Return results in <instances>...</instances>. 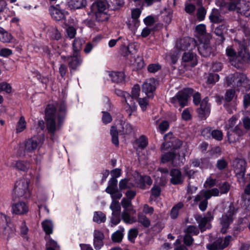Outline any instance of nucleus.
I'll use <instances>...</instances> for the list:
<instances>
[{
	"label": "nucleus",
	"instance_id": "45",
	"mask_svg": "<svg viewBox=\"0 0 250 250\" xmlns=\"http://www.w3.org/2000/svg\"><path fill=\"white\" fill-rule=\"evenodd\" d=\"M110 134L112 136V142L116 146L119 145L118 131L117 128L113 126L110 129Z\"/></svg>",
	"mask_w": 250,
	"mask_h": 250
},
{
	"label": "nucleus",
	"instance_id": "35",
	"mask_svg": "<svg viewBox=\"0 0 250 250\" xmlns=\"http://www.w3.org/2000/svg\"><path fill=\"white\" fill-rule=\"evenodd\" d=\"M121 205L123 208H125L124 211H129L130 213L132 215L135 214L136 210L132 207L130 199L123 198L121 201Z\"/></svg>",
	"mask_w": 250,
	"mask_h": 250
},
{
	"label": "nucleus",
	"instance_id": "11",
	"mask_svg": "<svg viewBox=\"0 0 250 250\" xmlns=\"http://www.w3.org/2000/svg\"><path fill=\"white\" fill-rule=\"evenodd\" d=\"M8 222L7 216L0 212V235L6 239H8L13 234L12 229L8 226Z\"/></svg>",
	"mask_w": 250,
	"mask_h": 250
},
{
	"label": "nucleus",
	"instance_id": "21",
	"mask_svg": "<svg viewBox=\"0 0 250 250\" xmlns=\"http://www.w3.org/2000/svg\"><path fill=\"white\" fill-rule=\"evenodd\" d=\"M169 175L171 177L170 183L173 185H181L184 182L182 172L177 168H172L169 172Z\"/></svg>",
	"mask_w": 250,
	"mask_h": 250
},
{
	"label": "nucleus",
	"instance_id": "2",
	"mask_svg": "<svg viewBox=\"0 0 250 250\" xmlns=\"http://www.w3.org/2000/svg\"><path fill=\"white\" fill-rule=\"evenodd\" d=\"M44 137L42 134L40 136L33 137L25 140L21 145L19 150L20 156H24L28 153L34 152L42 144Z\"/></svg>",
	"mask_w": 250,
	"mask_h": 250
},
{
	"label": "nucleus",
	"instance_id": "55",
	"mask_svg": "<svg viewBox=\"0 0 250 250\" xmlns=\"http://www.w3.org/2000/svg\"><path fill=\"white\" fill-rule=\"evenodd\" d=\"M185 232L187 234L197 235L199 233V230L196 226L194 225H189L185 230Z\"/></svg>",
	"mask_w": 250,
	"mask_h": 250
},
{
	"label": "nucleus",
	"instance_id": "57",
	"mask_svg": "<svg viewBox=\"0 0 250 250\" xmlns=\"http://www.w3.org/2000/svg\"><path fill=\"white\" fill-rule=\"evenodd\" d=\"M66 37L70 39L74 38L76 34V29L72 26H69L66 28Z\"/></svg>",
	"mask_w": 250,
	"mask_h": 250
},
{
	"label": "nucleus",
	"instance_id": "28",
	"mask_svg": "<svg viewBox=\"0 0 250 250\" xmlns=\"http://www.w3.org/2000/svg\"><path fill=\"white\" fill-rule=\"evenodd\" d=\"M140 92V85L138 83L134 85L132 88L131 95H130V99L128 100V102H130V101H131L132 103H135L134 100H136L138 104L141 105V98H139ZM134 104L135 105V104Z\"/></svg>",
	"mask_w": 250,
	"mask_h": 250
},
{
	"label": "nucleus",
	"instance_id": "29",
	"mask_svg": "<svg viewBox=\"0 0 250 250\" xmlns=\"http://www.w3.org/2000/svg\"><path fill=\"white\" fill-rule=\"evenodd\" d=\"M209 20L212 24H219L224 21L219 11L216 8L212 9L209 16Z\"/></svg>",
	"mask_w": 250,
	"mask_h": 250
},
{
	"label": "nucleus",
	"instance_id": "38",
	"mask_svg": "<svg viewBox=\"0 0 250 250\" xmlns=\"http://www.w3.org/2000/svg\"><path fill=\"white\" fill-rule=\"evenodd\" d=\"M49 35L52 40L58 41L62 38V34L56 27H51L48 30Z\"/></svg>",
	"mask_w": 250,
	"mask_h": 250
},
{
	"label": "nucleus",
	"instance_id": "48",
	"mask_svg": "<svg viewBox=\"0 0 250 250\" xmlns=\"http://www.w3.org/2000/svg\"><path fill=\"white\" fill-rule=\"evenodd\" d=\"M235 96V91L233 89L227 90L225 94V101L227 103L231 102Z\"/></svg>",
	"mask_w": 250,
	"mask_h": 250
},
{
	"label": "nucleus",
	"instance_id": "62",
	"mask_svg": "<svg viewBox=\"0 0 250 250\" xmlns=\"http://www.w3.org/2000/svg\"><path fill=\"white\" fill-rule=\"evenodd\" d=\"M194 239L191 235L186 234L183 238L184 243L186 246L190 247L193 243Z\"/></svg>",
	"mask_w": 250,
	"mask_h": 250
},
{
	"label": "nucleus",
	"instance_id": "12",
	"mask_svg": "<svg viewBox=\"0 0 250 250\" xmlns=\"http://www.w3.org/2000/svg\"><path fill=\"white\" fill-rule=\"evenodd\" d=\"M247 79L243 73H236L228 78V83L229 85H232L234 88L246 87Z\"/></svg>",
	"mask_w": 250,
	"mask_h": 250
},
{
	"label": "nucleus",
	"instance_id": "13",
	"mask_svg": "<svg viewBox=\"0 0 250 250\" xmlns=\"http://www.w3.org/2000/svg\"><path fill=\"white\" fill-rule=\"evenodd\" d=\"M208 97H205L201 101L200 107L196 110L199 118L206 120L210 113V105L208 103Z\"/></svg>",
	"mask_w": 250,
	"mask_h": 250
},
{
	"label": "nucleus",
	"instance_id": "4",
	"mask_svg": "<svg viewBox=\"0 0 250 250\" xmlns=\"http://www.w3.org/2000/svg\"><path fill=\"white\" fill-rule=\"evenodd\" d=\"M194 90L192 88H184L178 91L175 95L170 98V102L176 107L177 104L181 108L188 105L189 99L193 95Z\"/></svg>",
	"mask_w": 250,
	"mask_h": 250
},
{
	"label": "nucleus",
	"instance_id": "6",
	"mask_svg": "<svg viewBox=\"0 0 250 250\" xmlns=\"http://www.w3.org/2000/svg\"><path fill=\"white\" fill-rule=\"evenodd\" d=\"M185 154L182 153L181 155L179 153H175L173 151H169L161 155V163L165 164L169 162H171L174 167L178 165L181 166L183 164L186 160Z\"/></svg>",
	"mask_w": 250,
	"mask_h": 250
},
{
	"label": "nucleus",
	"instance_id": "47",
	"mask_svg": "<svg viewBox=\"0 0 250 250\" xmlns=\"http://www.w3.org/2000/svg\"><path fill=\"white\" fill-rule=\"evenodd\" d=\"M206 14V9L202 6L200 7L197 9L196 13V17L198 21H203L205 19Z\"/></svg>",
	"mask_w": 250,
	"mask_h": 250
},
{
	"label": "nucleus",
	"instance_id": "5",
	"mask_svg": "<svg viewBox=\"0 0 250 250\" xmlns=\"http://www.w3.org/2000/svg\"><path fill=\"white\" fill-rule=\"evenodd\" d=\"M238 208L234 207L233 203H231L227 212L222 214L220 218L219 223L221 226V232L223 234L227 232L229 226L233 223Z\"/></svg>",
	"mask_w": 250,
	"mask_h": 250
},
{
	"label": "nucleus",
	"instance_id": "30",
	"mask_svg": "<svg viewBox=\"0 0 250 250\" xmlns=\"http://www.w3.org/2000/svg\"><path fill=\"white\" fill-rule=\"evenodd\" d=\"M12 167L18 170L26 172L30 168V164L28 161L19 160L14 162Z\"/></svg>",
	"mask_w": 250,
	"mask_h": 250
},
{
	"label": "nucleus",
	"instance_id": "31",
	"mask_svg": "<svg viewBox=\"0 0 250 250\" xmlns=\"http://www.w3.org/2000/svg\"><path fill=\"white\" fill-rule=\"evenodd\" d=\"M195 32L200 36L199 41H203L206 38L207 35H209L212 38V35L210 33H207L206 26L205 24L201 23L196 26L195 28Z\"/></svg>",
	"mask_w": 250,
	"mask_h": 250
},
{
	"label": "nucleus",
	"instance_id": "27",
	"mask_svg": "<svg viewBox=\"0 0 250 250\" xmlns=\"http://www.w3.org/2000/svg\"><path fill=\"white\" fill-rule=\"evenodd\" d=\"M49 11L52 18L57 21H60L65 18L64 12L54 6H50Z\"/></svg>",
	"mask_w": 250,
	"mask_h": 250
},
{
	"label": "nucleus",
	"instance_id": "26",
	"mask_svg": "<svg viewBox=\"0 0 250 250\" xmlns=\"http://www.w3.org/2000/svg\"><path fill=\"white\" fill-rule=\"evenodd\" d=\"M182 60L184 62L187 63L191 67H194L198 63L196 54L189 51L184 53Z\"/></svg>",
	"mask_w": 250,
	"mask_h": 250
},
{
	"label": "nucleus",
	"instance_id": "32",
	"mask_svg": "<svg viewBox=\"0 0 250 250\" xmlns=\"http://www.w3.org/2000/svg\"><path fill=\"white\" fill-rule=\"evenodd\" d=\"M112 82L119 83L123 82L125 79V75L123 72L113 71L109 74Z\"/></svg>",
	"mask_w": 250,
	"mask_h": 250
},
{
	"label": "nucleus",
	"instance_id": "40",
	"mask_svg": "<svg viewBox=\"0 0 250 250\" xmlns=\"http://www.w3.org/2000/svg\"><path fill=\"white\" fill-rule=\"evenodd\" d=\"M84 41L80 38H76L73 43V53H80L79 51L81 50L82 45L84 44Z\"/></svg>",
	"mask_w": 250,
	"mask_h": 250
},
{
	"label": "nucleus",
	"instance_id": "36",
	"mask_svg": "<svg viewBox=\"0 0 250 250\" xmlns=\"http://www.w3.org/2000/svg\"><path fill=\"white\" fill-rule=\"evenodd\" d=\"M190 39L188 38H184L179 41L177 43V46L180 50L185 51L188 50L190 46Z\"/></svg>",
	"mask_w": 250,
	"mask_h": 250
},
{
	"label": "nucleus",
	"instance_id": "64",
	"mask_svg": "<svg viewBox=\"0 0 250 250\" xmlns=\"http://www.w3.org/2000/svg\"><path fill=\"white\" fill-rule=\"evenodd\" d=\"M143 21L146 26H151L154 24L155 20L152 15H149L145 18Z\"/></svg>",
	"mask_w": 250,
	"mask_h": 250
},
{
	"label": "nucleus",
	"instance_id": "52",
	"mask_svg": "<svg viewBox=\"0 0 250 250\" xmlns=\"http://www.w3.org/2000/svg\"><path fill=\"white\" fill-rule=\"evenodd\" d=\"M26 127V122L23 117L21 116L18 122L16 131L17 133L22 132Z\"/></svg>",
	"mask_w": 250,
	"mask_h": 250
},
{
	"label": "nucleus",
	"instance_id": "8",
	"mask_svg": "<svg viewBox=\"0 0 250 250\" xmlns=\"http://www.w3.org/2000/svg\"><path fill=\"white\" fill-rule=\"evenodd\" d=\"M232 237L231 235L226 236L223 239V237L216 238L212 243L207 245L208 250H223L229 245Z\"/></svg>",
	"mask_w": 250,
	"mask_h": 250
},
{
	"label": "nucleus",
	"instance_id": "3",
	"mask_svg": "<svg viewBox=\"0 0 250 250\" xmlns=\"http://www.w3.org/2000/svg\"><path fill=\"white\" fill-rule=\"evenodd\" d=\"M156 88V80L152 78L148 79L146 82L142 85L143 92H145L146 97L142 98V111H144L149 104V100L154 98V92Z\"/></svg>",
	"mask_w": 250,
	"mask_h": 250
},
{
	"label": "nucleus",
	"instance_id": "20",
	"mask_svg": "<svg viewBox=\"0 0 250 250\" xmlns=\"http://www.w3.org/2000/svg\"><path fill=\"white\" fill-rule=\"evenodd\" d=\"M141 14V11L139 9H133L131 12V19L129 21L128 26L129 28L134 33L135 30L140 26V21L139 18Z\"/></svg>",
	"mask_w": 250,
	"mask_h": 250
},
{
	"label": "nucleus",
	"instance_id": "10",
	"mask_svg": "<svg viewBox=\"0 0 250 250\" xmlns=\"http://www.w3.org/2000/svg\"><path fill=\"white\" fill-rule=\"evenodd\" d=\"M211 37L207 35L203 41H199L200 44L198 47L199 54L205 58L208 57L213 52V48L210 45Z\"/></svg>",
	"mask_w": 250,
	"mask_h": 250
},
{
	"label": "nucleus",
	"instance_id": "43",
	"mask_svg": "<svg viewBox=\"0 0 250 250\" xmlns=\"http://www.w3.org/2000/svg\"><path fill=\"white\" fill-rule=\"evenodd\" d=\"M124 231V228H122L119 230H117L112 235L111 238L113 242L119 243L121 242L123 239Z\"/></svg>",
	"mask_w": 250,
	"mask_h": 250
},
{
	"label": "nucleus",
	"instance_id": "33",
	"mask_svg": "<svg viewBox=\"0 0 250 250\" xmlns=\"http://www.w3.org/2000/svg\"><path fill=\"white\" fill-rule=\"evenodd\" d=\"M86 5V0H68V5L72 9L82 8L85 7Z\"/></svg>",
	"mask_w": 250,
	"mask_h": 250
},
{
	"label": "nucleus",
	"instance_id": "44",
	"mask_svg": "<svg viewBox=\"0 0 250 250\" xmlns=\"http://www.w3.org/2000/svg\"><path fill=\"white\" fill-rule=\"evenodd\" d=\"M129 213V211H124L122 212V216L123 220L125 223L131 224L136 221V218L131 217Z\"/></svg>",
	"mask_w": 250,
	"mask_h": 250
},
{
	"label": "nucleus",
	"instance_id": "14",
	"mask_svg": "<svg viewBox=\"0 0 250 250\" xmlns=\"http://www.w3.org/2000/svg\"><path fill=\"white\" fill-rule=\"evenodd\" d=\"M62 59H67L68 66L70 69L75 71L81 65L82 63L83 59L80 53H73L72 55L68 57L62 56Z\"/></svg>",
	"mask_w": 250,
	"mask_h": 250
},
{
	"label": "nucleus",
	"instance_id": "9",
	"mask_svg": "<svg viewBox=\"0 0 250 250\" xmlns=\"http://www.w3.org/2000/svg\"><path fill=\"white\" fill-rule=\"evenodd\" d=\"M214 219V213L212 211H208L205 216L203 217L202 215H199L195 217V220L198 223V227L201 232L206 230L207 229H210L211 227L210 224H208L207 228L206 227L208 223H210Z\"/></svg>",
	"mask_w": 250,
	"mask_h": 250
},
{
	"label": "nucleus",
	"instance_id": "19",
	"mask_svg": "<svg viewBox=\"0 0 250 250\" xmlns=\"http://www.w3.org/2000/svg\"><path fill=\"white\" fill-rule=\"evenodd\" d=\"M250 61V54L245 50L244 52H239L238 56L235 58L234 62L232 63L236 68H241L244 63L249 62Z\"/></svg>",
	"mask_w": 250,
	"mask_h": 250
},
{
	"label": "nucleus",
	"instance_id": "34",
	"mask_svg": "<svg viewBox=\"0 0 250 250\" xmlns=\"http://www.w3.org/2000/svg\"><path fill=\"white\" fill-rule=\"evenodd\" d=\"M184 206V204L180 202L175 205L171 208L170 212V216L171 219H176L179 214V210Z\"/></svg>",
	"mask_w": 250,
	"mask_h": 250
},
{
	"label": "nucleus",
	"instance_id": "24",
	"mask_svg": "<svg viewBox=\"0 0 250 250\" xmlns=\"http://www.w3.org/2000/svg\"><path fill=\"white\" fill-rule=\"evenodd\" d=\"M28 206L23 202H19L12 206V212L15 214L23 215L28 212Z\"/></svg>",
	"mask_w": 250,
	"mask_h": 250
},
{
	"label": "nucleus",
	"instance_id": "16",
	"mask_svg": "<svg viewBox=\"0 0 250 250\" xmlns=\"http://www.w3.org/2000/svg\"><path fill=\"white\" fill-rule=\"evenodd\" d=\"M244 135V131L240 128L238 125H236L232 129L227 132L228 141L229 144L239 141Z\"/></svg>",
	"mask_w": 250,
	"mask_h": 250
},
{
	"label": "nucleus",
	"instance_id": "49",
	"mask_svg": "<svg viewBox=\"0 0 250 250\" xmlns=\"http://www.w3.org/2000/svg\"><path fill=\"white\" fill-rule=\"evenodd\" d=\"M162 69V66L159 63H150L147 67L149 73H155Z\"/></svg>",
	"mask_w": 250,
	"mask_h": 250
},
{
	"label": "nucleus",
	"instance_id": "60",
	"mask_svg": "<svg viewBox=\"0 0 250 250\" xmlns=\"http://www.w3.org/2000/svg\"><path fill=\"white\" fill-rule=\"evenodd\" d=\"M211 132L212 127L208 126L202 129L201 131V135L205 139L208 140L210 138Z\"/></svg>",
	"mask_w": 250,
	"mask_h": 250
},
{
	"label": "nucleus",
	"instance_id": "23",
	"mask_svg": "<svg viewBox=\"0 0 250 250\" xmlns=\"http://www.w3.org/2000/svg\"><path fill=\"white\" fill-rule=\"evenodd\" d=\"M93 245L96 250H100L104 245V235L101 231L96 229L93 232Z\"/></svg>",
	"mask_w": 250,
	"mask_h": 250
},
{
	"label": "nucleus",
	"instance_id": "15",
	"mask_svg": "<svg viewBox=\"0 0 250 250\" xmlns=\"http://www.w3.org/2000/svg\"><path fill=\"white\" fill-rule=\"evenodd\" d=\"M107 6V3L106 0H98V1L94 3L91 6V12L95 14L96 19L100 15H104V11Z\"/></svg>",
	"mask_w": 250,
	"mask_h": 250
},
{
	"label": "nucleus",
	"instance_id": "54",
	"mask_svg": "<svg viewBox=\"0 0 250 250\" xmlns=\"http://www.w3.org/2000/svg\"><path fill=\"white\" fill-rule=\"evenodd\" d=\"M230 188V184L228 182H224L219 186L220 192L221 194L227 193L229 191Z\"/></svg>",
	"mask_w": 250,
	"mask_h": 250
},
{
	"label": "nucleus",
	"instance_id": "17",
	"mask_svg": "<svg viewBox=\"0 0 250 250\" xmlns=\"http://www.w3.org/2000/svg\"><path fill=\"white\" fill-rule=\"evenodd\" d=\"M183 141L178 138H171L169 141L163 143L161 146L162 150H175L180 148L183 145Z\"/></svg>",
	"mask_w": 250,
	"mask_h": 250
},
{
	"label": "nucleus",
	"instance_id": "41",
	"mask_svg": "<svg viewBox=\"0 0 250 250\" xmlns=\"http://www.w3.org/2000/svg\"><path fill=\"white\" fill-rule=\"evenodd\" d=\"M44 231L47 234H50L53 232V225L51 221L46 220L42 223Z\"/></svg>",
	"mask_w": 250,
	"mask_h": 250
},
{
	"label": "nucleus",
	"instance_id": "39",
	"mask_svg": "<svg viewBox=\"0 0 250 250\" xmlns=\"http://www.w3.org/2000/svg\"><path fill=\"white\" fill-rule=\"evenodd\" d=\"M12 40V35L4 29L0 27V41L3 42H9Z\"/></svg>",
	"mask_w": 250,
	"mask_h": 250
},
{
	"label": "nucleus",
	"instance_id": "7",
	"mask_svg": "<svg viewBox=\"0 0 250 250\" xmlns=\"http://www.w3.org/2000/svg\"><path fill=\"white\" fill-rule=\"evenodd\" d=\"M29 180L25 178L17 181L14 189V194L18 197H23L25 198L29 197L30 195L29 189Z\"/></svg>",
	"mask_w": 250,
	"mask_h": 250
},
{
	"label": "nucleus",
	"instance_id": "53",
	"mask_svg": "<svg viewBox=\"0 0 250 250\" xmlns=\"http://www.w3.org/2000/svg\"><path fill=\"white\" fill-rule=\"evenodd\" d=\"M161 189L159 186L154 185L151 189V196L150 198L152 200V197L157 198L161 194Z\"/></svg>",
	"mask_w": 250,
	"mask_h": 250
},
{
	"label": "nucleus",
	"instance_id": "58",
	"mask_svg": "<svg viewBox=\"0 0 250 250\" xmlns=\"http://www.w3.org/2000/svg\"><path fill=\"white\" fill-rule=\"evenodd\" d=\"M12 89L10 84L5 82L0 83V92L4 91L9 94L12 92Z\"/></svg>",
	"mask_w": 250,
	"mask_h": 250
},
{
	"label": "nucleus",
	"instance_id": "50",
	"mask_svg": "<svg viewBox=\"0 0 250 250\" xmlns=\"http://www.w3.org/2000/svg\"><path fill=\"white\" fill-rule=\"evenodd\" d=\"M219 80L218 74L214 73H210L207 77V83L208 84H213Z\"/></svg>",
	"mask_w": 250,
	"mask_h": 250
},
{
	"label": "nucleus",
	"instance_id": "22",
	"mask_svg": "<svg viewBox=\"0 0 250 250\" xmlns=\"http://www.w3.org/2000/svg\"><path fill=\"white\" fill-rule=\"evenodd\" d=\"M246 166L247 162L243 159H238L235 166L236 176L241 178L243 181L245 180Z\"/></svg>",
	"mask_w": 250,
	"mask_h": 250
},
{
	"label": "nucleus",
	"instance_id": "37",
	"mask_svg": "<svg viewBox=\"0 0 250 250\" xmlns=\"http://www.w3.org/2000/svg\"><path fill=\"white\" fill-rule=\"evenodd\" d=\"M118 181L115 178H111L108 182V186L105 189V191L108 193H112L117 191Z\"/></svg>",
	"mask_w": 250,
	"mask_h": 250
},
{
	"label": "nucleus",
	"instance_id": "18",
	"mask_svg": "<svg viewBox=\"0 0 250 250\" xmlns=\"http://www.w3.org/2000/svg\"><path fill=\"white\" fill-rule=\"evenodd\" d=\"M115 92L117 95L123 96L124 97L125 101L127 104L125 107L126 111L128 113L129 116H130L133 111H136L137 106L134 104V103H132L131 101H130V102H128V100L130 99V95L129 93L122 91L119 89H116Z\"/></svg>",
	"mask_w": 250,
	"mask_h": 250
},
{
	"label": "nucleus",
	"instance_id": "51",
	"mask_svg": "<svg viewBox=\"0 0 250 250\" xmlns=\"http://www.w3.org/2000/svg\"><path fill=\"white\" fill-rule=\"evenodd\" d=\"M211 137L217 141H220L223 139V134L221 130L218 129H214L211 133Z\"/></svg>",
	"mask_w": 250,
	"mask_h": 250
},
{
	"label": "nucleus",
	"instance_id": "42",
	"mask_svg": "<svg viewBox=\"0 0 250 250\" xmlns=\"http://www.w3.org/2000/svg\"><path fill=\"white\" fill-rule=\"evenodd\" d=\"M93 220L99 224L104 223L106 220L105 215L102 211H96L94 212Z\"/></svg>",
	"mask_w": 250,
	"mask_h": 250
},
{
	"label": "nucleus",
	"instance_id": "59",
	"mask_svg": "<svg viewBox=\"0 0 250 250\" xmlns=\"http://www.w3.org/2000/svg\"><path fill=\"white\" fill-rule=\"evenodd\" d=\"M110 208L112 210V213H116L121 210V207L118 201L116 200H112L110 206Z\"/></svg>",
	"mask_w": 250,
	"mask_h": 250
},
{
	"label": "nucleus",
	"instance_id": "61",
	"mask_svg": "<svg viewBox=\"0 0 250 250\" xmlns=\"http://www.w3.org/2000/svg\"><path fill=\"white\" fill-rule=\"evenodd\" d=\"M138 234V231L136 229H130L128 233V240L131 242H134L135 238Z\"/></svg>",
	"mask_w": 250,
	"mask_h": 250
},
{
	"label": "nucleus",
	"instance_id": "1",
	"mask_svg": "<svg viewBox=\"0 0 250 250\" xmlns=\"http://www.w3.org/2000/svg\"><path fill=\"white\" fill-rule=\"evenodd\" d=\"M45 121L47 130L53 135L59 130L65 119L67 109L64 101L49 104L45 109Z\"/></svg>",
	"mask_w": 250,
	"mask_h": 250
},
{
	"label": "nucleus",
	"instance_id": "46",
	"mask_svg": "<svg viewBox=\"0 0 250 250\" xmlns=\"http://www.w3.org/2000/svg\"><path fill=\"white\" fill-rule=\"evenodd\" d=\"M152 184L151 177L147 175L142 176V189L149 188Z\"/></svg>",
	"mask_w": 250,
	"mask_h": 250
},
{
	"label": "nucleus",
	"instance_id": "56",
	"mask_svg": "<svg viewBox=\"0 0 250 250\" xmlns=\"http://www.w3.org/2000/svg\"><path fill=\"white\" fill-rule=\"evenodd\" d=\"M228 166L227 161L224 159H218L217 161L216 167L219 170H223L226 169Z\"/></svg>",
	"mask_w": 250,
	"mask_h": 250
},
{
	"label": "nucleus",
	"instance_id": "25",
	"mask_svg": "<svg viewBox=\"0 0 250 250\" xmlns=\"http://www.w3.org/2000/svg\"><path fill=\"white\" fill-rule=\"evenodd\" d=\"M227 26L225 24L219 25L215 28L214 33L218 37L217 42L219 44L223 43L225 41V34L227 33Z\"/></svg>",
	"mask_w": 250,
	"mask_h": 250
},
{
	"label": "nucleus",
	"instance_id": "63",
	"mask_svg": "<svg viewBox=\"0 0 250 250\" xmlns=\"http://www.w3.org/2000/svg\"><path fill=\"white\" fill-rule=\"evenodd\" d=\"M169 127V124L167 121H163L159 125V128L161 133L166 132Z\"/></svg>",
	"mask_w": 250,
	"mask_h": 250
}]
</instances>
